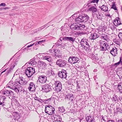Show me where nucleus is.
<instances>
[{"mask_svg": "<svg viewBox=\"0 0 122 122\" xmlns=\"http://www.w3.org/2000/svg\"><path fill=\"white\" fill-rule=\"evenodd\" d=\"M6 86L7 87L14 90L16 92H20L22 91V88L21 86L12 81H10L9 82Z\"/></svg>", "mask_w": 122, "mask_h": 122, "instance_id": "obj_1", "label": "nucleus"}, {"mask_svg": "<svg viewBox=\"0 0 122 122\" xmlns=\"http://www.w3.org/2000/svg\"><path fill=\"white\" fill-rule=\"evenodd\" d=\"M89 18V16L86 14H84L79 15L78 17L75 18V21L78 22H87L89 23L88 20Z\"/></svg>", "mask_w": 122, "mask_h": 122, "instance_id": "obj_2", "label": "nucleus"}, {"mask_svg": "<svg viewBox=\"0 0 122 122\" xmlns=\"http://www.w3.org/2000/svg\"><path fill=\"white\" fill-rule=\"evenodd\" d=\"M53 86L54 87V90L58 92H60L62 89V86L61 82L59 81H56L54 82V83L53 85Z\"/></svg>", "mask_w": 122, "mask_h": 122, "instance_id": "obj_3", "label": "nucleus"}, {"mask_svg": "<svg viewBox=\"0 0 122 122\" xmlns=\"http://www.w3.org/2000/svg\"><path fill=\"white\" fill-rule=\"evenodd\" d=\"M46 106L45 109V112L49 115L53 114L55 110V108L50 105H46Z\"/></svg>", "mask_w": 122, "mask_h": 122, "instance_id": "obj_4", "label": "nucleus"}, {"mask_svg": "<svg viewBox=\"0 0 122 122\" xmlns=\"http://www.w3.org/2000/svg\"><path fill=\"white\" fill-rule=\"evenodd\" d=\"M88 42L89 41L87 39L83 38L81 40L80 44L83 48L85 49L86 48H88L90 47Z\"/></svg>", "mask_w": 122, "mask_h": 122, "instance_id": "obj_5", "label": "nucleus"}, {"mask_svg": "<svg viewBox=\"0 0 122 122\" xmlns=\"http://www.w3.org/2000/svg\"><path fill=\"white\" fill-rule=\"evenodd\" d=\"M1 93L2 95L6 96L13 97L14 94L13 92L11 91H9L7 90L3 89L1 91Z\"/></svg>", "mask_w": 122, "mask_h": 122, "instance_id": "obj_6", "label": "nucleus"}, {"mask_svg": "<svg viewBox=\"0 0 122 122\" xmlns=\"http://www.w3.org/2000/svg\"><path fill=\"white\" fill-rule=\"evenodd\" d=\"M68 61L71 64H74L78 63L79 61V58L75 56H71L69 58Z\"/></svg>", "mask_w": 122, "mask_h": 122, "instance_id": "obj_7", "label": "nucleus"}, {"mask_svg": "<svg viewBox=\"0 0 122 122\" xmlns=\"http://www.w3.org/2000/svg\"><path fill=\"white\" fill-rule=\"evenodd\" d=\"M14 77H18V79H16V80L17 83H18V84L20 85H23L25 83L24 82L23 80V79L22 77H20V75L18 74L17 75H15V74L14 76Z\"/></svg>", "mask_w": 122, "mask_h": 122, "instance_id": "obj_8", "label": "nucleus"}, {"mask_svg": "<svg viewBox=\"0 0 122 122\" xmlns=\"http://www.w3.org/2000/svg\"><path fill=\"white\" fill-rule=\"evenodd\" d=\"M65 100L68 101L69 103L73 102L74 97L72 94H68L65 96Z\"/></svg>", "mask_w": 122, "mask_h": 122, "instance_id": "obj_9", "label": "nucleus"}, {"mask_svg": "<svg viewBox=\"0 0 122 122\" xmlns=\"http://www.w3.org/2000/svg\"><path fill=\"white\" fill-rule=\"evenodd\" d=\"M58 76L61 78L66 79L67 76L66 71L64 69L62 70L61 71L58 72Z\"/></svg>", "mask_w": 122, "mask_h": 122, "instance_id": "obj_10", "label": "nucleus"}, {"mask_svg": "<svg viewBox=\"0 0 122 122\" xmlns=\"http://www.w3.org/2000/svg\"><path fill=\"white\" fill-rule=\"evenodd\" d=\"M56 63L60 67H61L64 66L66 64V61L61 59L57 60Z\"/></svg>", "mask_w": 122, "mask_h": 122, "instance_id": "obj_11", "label": "nucleus"}, {"mask_svg": "<svg viewBox=\"0 0 122 122\" xmlns=\"http://www.w3.org/2000/svg\"><path fill=\"white\" fill-rule=\"evenodd\" d=\"M50 85L48 84H45L42 86V91L43 92H47L51 89Z\"/></svg>", "mask_w": 122, "mask_h": 122, "instance_id": "obj_12", "label": "nucleus"}, {"mask_svg": "<svg viewBox=\"0 0 122 122\" xmlns=\"http://www.w3.org/2000/svg\"><path fill=\"white\" fill-rule=\"evenodd\" d=\"M6 98L3 96H0V105L2 106H5L6 103Z\"/></svg>", "mask_w": 122, "mask_h": 122, "instance_id": "obj_13", "label": "nucleus"}, {"mask_svg": "<svg viewBox=\"0 0 122 122\" xmlns=\"http://www.w3.org/2000/svg\"><path fill=\"white\" fill-rule=\"evenodd\" d=\"M42 58L44 60H46L49 62L52 61L51 55L50 54H48L47 53L45 54V56H43Z\"/></svg>", "mask_w": 122, "mask_h": 122, "instance_id": "obj_14", "label": "nucleus"}, {"mask_svg": "<svg viewBox=\"0 0 122 122\" xmlns=\"http://www.w3.org/2000/svg\"><path fill=\"white\" fill-rule=\"evenodd\" d=\"M46 81V77L45 76H40L38 77L37 82H40L42 83H45Z\"/></svg>", "mask_w": 122, "mask_h": 122, "instance_id": "obj_15", "label": "nucleus"}, {"mask_svg": "<svg viewBox=\"0 0 122 122\" xmlns=\"http://www.w3.org/2000/svg\"><path fill=\"white\" fill-rule=\"evenodd\" d=\"M15 65L14 64H13L12 66H11L10 68H8L7 69H5L3 71H2L1 72V74L3 73L4 72H5L6 71V73L5 74V75L6 76L7 75L8 73H10L11 72V71L13 69Z\"/></svg>", "mask_w": 122, "mask_h": 122, "instance_id": "obj_16", "label": "nucleus"}, {"mask_svg": "<svg viewBox=\"0 0 122 122\" xmlns=\"http://www.w3.org/2000/svg\"><path fill=\"white\" fill-rule=\"evenodd\" d=\"M106 42H104L100 43V50L101 51H106Z\"/></svg>", "mask_w": 122, "mask_h": 122, "instance_id": "obj_17", "label": "nucleus"}, {"mask_svg": "<svg viewBox=\"0 0 122 122\" xmlns=\"http://www.w3.org/2000/svg\"><path fill=\"white\" fill-rule=\"evenodd\" d=\"M117 50L116 47L112 48L110 51V53L113 56H116L117 54Z\"/></svg>", "mask_w": 122, "mask_h": 122, "instance_id": "obj_18", "label": "nucleus"}, {"mask_svg": "<svg viewBox=\"0 0 122 122\" xmlns=\"http://www.w3.org/2000/svg\"><path fill=\"white\" fill-rule=\"evenodd\" d=\"M52 118L56 121L61 122L62 120L61 117L58 115H53L52 117Z\"/></svg>", "mask_w": 122, "mask_h": 122, "instance_id": "obj_19", "label": "nucleus"}, {"mask_svg": "<svg viewBox=\"0 0 122 122\" xmlns=\"http://www.w3.org/2000/svg\"><path fill=\"white\" fill-rule=\"evenodd\" d=\"M99 37V35L98 34L93 33L91 34L90 38L91 39L95 40Z\"/></svg>", "mask_w": 122, "mask_h": 122, "instance_id": "obj_20", "label": "nucleus"}, {"mask_svg": "<svg viewBox=\"0 0 122 122\" xmlns=\"http://www.w3.org/2000/svg\"><path fill=\"white\" fill-rule=\"evenodd\" d=\"M113 23L114 25L116 26H117L122 24L120 22L119 18H117L115 19L113 21Z\"/></svg>", "mask_w": 122, "mask_h": 122, "instance_id": "obj_21", "label": "nucleus"}, {"mask_svg": "<svg viewBox=\"0 0 122 122\" xmlns=\"http://www.w3.org/2000/svg\"><path fill=\"white\" fill-rule=\"evenodd\" d=\"M78 23H74L71 25L70 26V28L71 29L78 30Z\"/></svg>", "mask_w": 122, "mask_h": 122, "instance_id": "obj_22", "label": "nucleus"}, {"mask_svg": "<svg viewBox=\"0 0 122 122\" xmlns=\"http://www.w3.org/2000/svg\"><path fill=\"white\" fill-rule=\"evenodd\" d=\"M39 66L41 68L44 69L46 66V65L45 63L43 62L40 61L38 62Z\"/></svg>", "mask_w": 122, "mask_h": 122, "instance_id": "obj_23", "label": "nucleus"}, {"mask_svg": "<svg viewBox=\"0 0 122 122\" xmlns=\"http://www.w3.org/2000/svg\"><path fill=\"white\" fill-rule=\"evenodd\" d=\"M62 39L64 41H67L70 42H73L75 41V39L71 37H66L63 38Z\"/></svg>", "mask_w": 122, "mask_h": 122, "instance_id": "obj_24", "label": "nucleus"}, {"mask_svg": "<svg viewBox=\"0 0 122 122\" xmlns=\"http://www.w3.org/2000/svg\"><path fill=\"white\" fill-rule=\"evenodd\" d=\"M88 10L92 12V14L93 15L95 13H97L98 11L97 8L93 6L91 7Z\"/></svg>", "mask_w": 122, "mask_h": 122, "instance_id": "obj_25", "label": "nucleus"}, {"mask_svg": "<svg viewBox=\"0 0 122 122\" xmlns=\"http://www.w3.org/2000/svg\"><path fill=\"white\" fill-rule=\"evenodd\" d=\"M30 67H28L25 71V73L28 77L30 78Z\"/></svg>", "mask_w": 122, "mask_h": 122, "instance_id": "obj_26", "label": "nucleus"}, {"mask_svg": "<svg viewBox=\"0 0 122 122\" xmlns=\"http://www.w3.org/2000/svg\"><path fill=\"white\" fill-rule=\"evenodd\" d=\"M117 88L119 92L122 93V82L119 83L117 85Z\"/></svg>", "mask_w": 122, "mask_h": 122, "instance_id": "obj_27", "label": "nucleus"}, {"mask_svg": "<svg viewBox=\"0 0 122 122\" xmlns=\"http://www.w3.org/2000/svg\"><path fill=\"white\" fill-rule=\"evenodd\" d=\"M35 84L32 82H31V92H35Z\"/></svg>", "mask_w": 122, "mask_h": 122, "instance_id": "obj_28", "label": "nucleus"}, {"mask_svg": "<svg viewBox=\"0 0 122 122\" xmlns=\"http://www.w3.org/2000/svg\"><path fill=\"white\" fill-rule=\"evenodd\" d=\"M117 95H114L112 99V101L114 102H117L118 101V100L117 99Z\"/></svg>", "mask_w": 122, "mask_h": 122, "instance_id": "obj_29", "label": "nucleus"}, {"mask_svg": "<svg viewBox=\"0 0 122 122\" xmlns=\"http://www.w3.org/2000/svg\"><path fill=\"white\" fill-rule=\"evenodd\" d=\"M52 101L51 98L47 99H46L45 100H43V102H44L45 103H49L51 102Z\"/></svg>", "mask_w": 122, "mask_h": 122, "instance_id": "obj_30", "label": "nucleus"}, {"mask_svg": "<svg viewBox=\"0 0 122 122\" xmlns=\"http://www.w3.org/2000/svg\"><path fill=\"white\" fill-rule=\"evenodd\" d=\"M101 8L102 10L105 12H106L108 10V8L107 6L104 5H102L101 6Z\"/></svg>", "mask_w": 122, "mask_h": 122, "instance_id": "obj_31", "label": "nucleus"}, {"mask_svg": "<svg viewBox=\"0 0 122 122\" xmlns=\"http://www.w3.org/2000/svg\"><path fill=\"white\" fill-rule=\"evenodd\" d=\"M78 30H82L85 27V25H81L78 23Z\"/></svg>", "mask_w": 122, "mask_h": 122, "instance_id": "obj_32", "label": "nucleus"}, {"mask_svg": "<svg viewBox=\"0 0 122 122\" xmlns=\"http://www.w3.org/2000/svg\"><path fill=\"white\" fill-rule=\"evenodd\" d=\"M96 16L98 19H99L100 20H101L102 19V15L100 14V13L98 11L97 13L96 14Z\"/></svg>", "mask_w": 122, "mask_h": 122, "instance_id": "obj_33", "label": "nucleus"}, {"mask_svg": "<svg viewBox=\"0 0 122 122\" xmlns=\"http://www.w3.org/2000/svg\"><path fill=\"white\" fill-rule=\"evenodd\" d=\"M102 38L105 40H107L108 39V36L105 34H103L101 36Z\"/></svg>", "mask_w": 122, "mask_h": 122, "instance_id": "obj_34", "label": "nucleus"}, {"mask_svg": "<svg viewBox=\"0 0 122 122\" xmlns=\"http://www.w3.org/2000/svg\"><path fill=\"white\" fill-rule=\"evenodd\" d=\"M122 58L121 57L120 58V60L118 62L114 64V66H117L119 65V64H120L121 65L122 64V62L121 61Z\"/></svg>", "mask_w": 122, "mask_h": 122, "instance_id": "obj_35", "label": "nucleus"}, {"mask_svg": "<svg viewBox=\"0 0 122 122\" xmlns=\"http://www.w3.org/2000/svg\"><path fill=\"white\" fill-rule=\"evenodd\" d=\"M20 117V115L16 113L14 116V119L15 120H17L19 119Z\"/></svg>", "mask_w": 122, "mask_h": 122, "instance_id": "obj_36", "label": "nucleus"}, {"mask_svg": "<svg viewBox=\"0 0 122 122\" xmlns=\"http://www.w3.org/2000/svg\"><path fill=\"white\" fill-rule=\"evenodd\" d=\"M58 110L61 112H63L65 111L64 108L63 107L58 108Z\"/></svg>", "mask_w": 122, "mask_h": 122, "instance_id": "obj_37", "label": "nucleus"}, {"mask_svg": "<svg viewBox=\"0 0 122 122\" xmlns=\"http://www.w3.org/2000/svg\"><path fill=\"white\" fill-rule=\"evenodd\" d=\"M109 27L112 30H115L116 29V27L113 25H112L111 24L109 25Z\"/></svg>", "mask_w": 122, "mask_h": 122, "instance_id": "obj_38", "label": "nucleus"}, {"mask_svg": "<svg viewBox=\"0 0 122 122\" xmlns=\"http://www.w3.org/2000/svg\"><path fill=\"white\" fill-rule=\"evenodd\" d=\"M92 118H92L91 117L89 116H88L86 117V119L87 122H89L91 120V119Z\"/></svg>", "mask_w": 122, "mask_h": 122, "instance_id": "obj_39", "label": "nucleus"}, {"mask_svg": "<svg viewBox=\"0 0 122 122\" xmlns=\"http://www.w3.org/2000/svg\"><path fill=\"white\" fill-rule=\"evenodd\" d=\"M102 119L105 122L107 121V116H102Z\"/></svg>", "mask_w": 122, "mask_h": 122, "instance_id": "obj_40", "label": "nucleus"}, {"mask_svg": "<svg viewBox=\"0 0 122 122\" xmlns=\"http://www.w3.org/2000/svg\"><path fill=\"white\" fill-rule=\"evenodd\" d=\"M32 59H31V65L35 66L36 64V62L34 60Z\"/></svg>", "mask_w": 122, "mask_h": 122, "instance_id": "obj_41", "label": "nucleus"}, {"mask_svg": "<svg viewBox=\"0 0 122 122\" xmlns=\"http://www.w3.org/2000/svg\"><path fill=\"white\" fill-rule=\"evenodd\" d=\"M31 74L32 75L35 73V69L33 67H31Z\"/></svg>", "mask_w": 122, "mask_h": 122, "instance_id": "obj_42", "label": "nucleus"}, {"mask_svg": "<svg viewBox=\"0 0 122 122\" xmlns=\"http://www.w3.org/2000/svg\"><path fill=\"white\" fill-rule=\"evenodd\" d=\"M30 47V45H29L28 46H27V48H25L24 49H25V51H26V52H27V51L29 50H30V49H28V48Z\"/></svg>", "mask_w": 122, "mask_h": 122, "instance_id": "obj_43", "label": "nucleus"}, {"mask_svg": "<svg viewBox=\"0 0 122 122\" xmlns=\"http://www.w3.org/2000/svg\"><path fill=\"white\" fill-rule=\"evenodd\" d=\"M99 0H91V2L93 3H97L99 1Z\"/></svg>", "mask_w": 122, "mask_h": 122, "instance_id": "obj_44", "label": "nucleus"}, {"mask_svg": "<svg viewBox=\"0 0 122 122\" xmlns=\"http://www.w3.org/2000/svg\"><path fill=\"white\" fill-rule=\"evenodd\" d=\"M112 8L114 9L115 10H117V9L116 7V5L115 4H113Z\"/></svg>", "mask_w": 122, "mask_h": 122, "instance_id": "obj_45", "label": "nucleus"}, {"mask_svg": "<svg viewBox=\"0 0 122 122\" xmlns=\"http://www.w3.org/2000/svg\"><path fill=\"white\" fill-rule=\"evenodd\" d=\"M118 35L120 40L122 39V33H120Z\"/></svg>", "mask_w": 122, "mask_h": 122, "instance_id": "obj_46", "label": "nucleus"}, {"mask_svg": "<svg viewBox=\"0 0 122 122\" xmlns=\"http://www.w3.org/2000/svg\"><path fill=\"white\" fill-rule=\"evenodd\" d=\"M55 55L56 58V57L60 58L61 56L57 54H55Z\"/></svg>", "mask_w": 122, "mask_h": 122, "instance_id": "obj_47", "label": "nucleus"}, {"mask_svg": "<svg viewBox=\"0 0 122 122\" xmlns=\"http://www.w3.org/2000/svg\"><path fill=\"white\" fill-rule=\"evenodd\" d=\"M76 83L77 84V86H76V89H77V90H78V89L80 88V86L79 85V83L78 82H76Z\"/></svg>", "mask_w": 122, "mask_h": 122, "instance_id": "obj_48", "label": "nucleus"}, {"mask_svg": "<svg viewBox=\"0 0 122 122\" xmlns=\"http://www.w3.org/2000/svg\"><path fill=\"white\" fill-rule=\"evenodd\" d=\"M117 110L118 111V112H120L121 113L122 112V110L120 108H117Z\"/></svg>", "mask_w": 122, "mask_h": 122, "instance_id": "obj_49", "label": "nucleus"}, {"mask_svg": "<svg viewBox=\"0 0 122 122\" xmlns=\"http://www.w3.org/2000/svg\"><path fill=\"white\" fill-rule=\"evenodd\" d=\"M1 6H6V4L4 3H2L0 4Z\"/></svg>", "mask_w": 122, "mask_h": 122, "instance_id": "obj_50", "label": "nucleus"}, {"mask_svg": "<svg viewBox=\"0 0 122 122\" xmlns=\"http://www.w3.org/2000/svg\"><path fill=\"white\" fill-rule=\"evenodd\" d=\"M43 41H44L43 40L41 41L37 42V43L38 44H39L40 43H41Z\"/></svg>", "mask_w": 122, "mask_h": 122, "instance_id": "obj_51", "label": "nucleus"}, {"mask_svg": "<svg viewBox=\"0 0 122 122\" xmlns=\"http://www.w3.org/2000/svg\"><path fill=\"white\" fill-rule=\"evenodd\" d=\"M30 64V62H29L25 64V65H28Z\"/></svg>", "mask_w": 122, "mask_h": 122, "instance_id": "obj_52", "label": "nucleus"}, {"mask_svg": "<svg viewBox=\"0 0 122 122\" xmlns=\"http://www.w3.org/2000/svg\"><path fill=\"white\" fill-rule=\"evenodd\" d=\"M38 101L39 102H43V100L41 99H39L38 100Z\"/></svg>", "mask_w": 122, "mask_h": 122, "instance_id": "obj_53", "label": "nucleus"}, {"mask_svg": "<svg viewBox=\"0 0 122 122\" xmlns=\"http://www.w3.org/2000/svg\"><path fill=\"white\" fill-rule=\"evenodd\" d=\"M59 50H55V53H56V52H59Z\"/></svg>", "mask_w": 122, "mask_h": 122, "instance_id": "obj_54", "label": "nucleus"}, {"mask_svg": "<svg viewBox=\"0 0 122 122\" xmlns=\"http://www.w3.org/2000/svg\"><path fill=\"white\" fill-rule=\"evenodd\" d=\"M117 122H122V118L120 120H119L117 121Z\"/></svg>", "mask_w": 122, "mask_h": 122, "instance_id": "obj_55", "label": "nucleus"}, {"mask_svg": "<svg viewBox=\"0 0 122 122\" xmlns=\"http://www.w3.org/2000/svg\"><path fill=\"white\" fill-rule=\"evenodd\" d=\"M107 122H114V121L112 120H109Z\"/></svg>", "mask_w": 122, "mask_h": 122, "instance_id": "obj_56", "label": "nucleus"}, {"mask_svg": "<svg viewBox=\"0 0 122 122\" xmlns=\"http://www.w3.org/2000/svg\"><path fill=\"white\" fill-rule=\"evenodd\" d=\"M29 87H28V89H29V90L30 91V83L29 84Z\"/></svg>", "mask_w": 122, "mask_h": 122, "instance_id": "obj_57", "label": "nucleus"}, {"mask_svg": "<svg viewBox=\"0 0 122 122\" xmlns=\"http://www.w3.org/2000/svg\"><path fill=\"white\" fill-rule=\"evenodd\" d=\"M115 43L116 44H118V45H119V42L118 41H116L115 42Z\"/></svg>", "mask_w": 122, "mask_h": 122, "instance_id": "obj_58", "label": "nucleus"}, {"mask_svg": "<svg viewBox=\"0 0 122 122\" xmlns=\"http://www.w3.org/2000/svg\"><path fill=\"white\" fill-rule=\"evenodd\" d=\"M36 44L33 43L32 44H31V46H32L33 45H35V46H36Z\"/></svg>", "mask_w": 122, "mask_h": 122, "instance_id": "obj_59", "label": "nucleus"}, {"mask_svg": "<svg viewBox=\"0 0 122 122\" xmlns=\"http://www.w3.org/2000/svg\"><path fill=\"white\" fill-rule=\"evenodd\" d=\"M106 16H108L109 17H111L110 15V14H109L106 15Z\"/></svg>", "mask_w": 122, "mask_h": 122, "instance_id": "obj_60", "label": "nucleus"}, {"mask_svg": "<svg viewBox=\"0 0 122 122\" xmlns=\"http://www.w3.org/2000/svg\"><path fill=\"white\" fill-rule=\"evenodd\" d=\"M63 39V38H60V40L62 41V40H63L62 39Z\"/></svg>", "mask_w": 122, "mask_h": 122, "instance_id": "obj_61", "label": "nucleus"}, {"mask_svg": "<svg viewBox=\"0 0 122 122\" xmlns=\"http://www.w3.org/2000/svg\"><path fill=\"white\" fill-rule=\"evenodd\" d=\"M32 108H34V109H33V110H34V109H35V108H34V106H32Z\"/></svg>", "mask_w": 122, "mask_h": 122, "instance_id": "obj_62", "label": "nucleus"}, {"mask_svg": "<svg viewBox=\"0 0 122 122\" xmlns=\"http://www.w3.org/2000/svg\"><path fill=\"white\" fill-rule=\"evenodd\" d=\"M35 99L36 100H38V98H37V97H36L35 98Z\"/></svg>", "mask_w": 122, "mask_h": 122, "instance_id": "obj_63", "label": "nucleus"}, {"mask_svg": "<svg viewBox=\"0 0 122 122\" xmlns=\"http://www.w3.org/2000/svg\"><path fill=\"white\" fill-rule=\"evenodd\" d=\"M5 9H9V8L8 7H7L6 8H5Z\"/></svg>", "mask_w": 122, "mask_h": 122, "instance_id": "obj_64", "label": "nucleus"}]
</instances>
